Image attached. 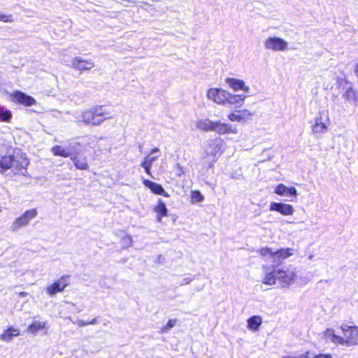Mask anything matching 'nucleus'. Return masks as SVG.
Returning a JSON list of instances; mask_svg holds the SVG:
<instances>
[{
  "label": "nucleus",
  "instance_id": "nucleus-10",
  "mask_svg": "<svg viewBox=\"0 0 358 358\" xmlns=\"http://www.w3.org/2000/svg\"><path fill=\"white\" fill-rule=\"evenodd\" d=\"M71 66L78 71H87L94 67V62L91 60H85L80 57H76L71 61Z\"/></svg>",
  "mask_w": 358,
  "mask_h": 358
},
{
  "label": "nucleus",
  "instance_id": "nucleus-8",
  "mask_svg": "<svg viewBox=\"0 0 358 358\" xmlns=\"http://www.w3.org/2000/svg\"><path fill=\"white\" fill-rule=\"evenodd\" d=\"M78 145V143H69L65 148H62L59 145H55L52 148L51 151L55 156L71 157L73 155L77 152L76 148Z\"/></svg>",
  "mask_w": 358,
  "mask_h": 358
},
{
  "label": "nucleus",
  "instance_id": "nucleus-28",
  "mask_svg": "<svg viewBox=\"0 0 358 358\" xmlns=\"http://www.w3.org/2000/svg\"><path fill=\"white\" fill-rule=\"evenodd\" d=\"M262 324V317L260 316L255 315L250 317L248 320V327L253 331L258 330Z\"/></svg>",
  "mask_w": 358,
  "mask_h": 358
},
{
  "label": "nucleus",
  "instance_id": "nucleus-39",
  "mask_svg": "<svg viewBox=\"0 0 358 358\" xmlns=\"http://www.w3.org/2000/svg\"><path fill=\"white\" fill-rule=\"evenodd\" d=\"M313 358H332V357L331 355H328V354H320V355H315Z\"/></svg>",
  "mask_w": 358,
  "mask_h": 358
},
{
  "label": "nucleus",
  "instance_id": "nucleus-11",
  "mask_svg": "<svg viewBox=\"0 0 358 358\" xmlns=\"http://www.w3.org/2000/svg\"><path fill=\"white\" fill-rule=\"evenodd\" d=\"M269 210L271 211H277L282 215H292L294 210L292 206L283 203L271 202Z\"/></svg>",
  "mask_w": 358,
  "mask_h": 358
},
{
  "label": "nucleus",
  "instance_id": "nucleus-12",
  "mask_svg": "<svg viewBox=\"0 0 358 358\" xmlns=\"http://www.w3.org/2000/svg\"><path fill=\"white\" fill-rule=\"evenodd\" d=\"M13 101L26 106H31L36 103V100L32 96L20 91L13 94Z\"/></svg>",
  "mask_w": 358,
  "mask_h": 358
},
{
  "label": "nucleus",
  "instance_id": "nucleus-42",
  "mask_svg": "<svg viewBox=\"0 0 358 358\" xmlns=\"http://www.w3.org/2000/svg\"><path fill=\"white\" fill-rule=\"evenodd\" d=\"M89 324H96L99 323V321H98V319L97 318H94L92 319V320H90V322H88Z\"/></svg>",
  "mask_w": 358,
  "mask_h": 358
},
{
  "label": "nucleus",
  "instance_id": "nucleus-46",
  "mask_svg": "<svg viewBox=\"0 0 358 358\" xmlns=\"http://www.w3.org/2000/svg\"><path fill=\"white\" fill-rule=\"evenodd\" d=\"M21 294H22V296H24V295H25V293H24V292H22V293H21Z\"/></svg>",
  "mask_w": 358,
  "mask_h": 358
},
{
  "label": "nucleus",
  "instance_id": "nucleus-4",
  "mask_svg": "<svg viewBox=\"0 0 358 358\" xmlns=\"http://www.w3.org/2000/svg\"><path fill=\"white\" fill-rule=\"evenodd\" d=\"M38 215V211L36 208L26 210L21 216L15 219L10 226L12 231H16L19 229L27 226L29 222L35 218Z\"/></svg>",
  "mask_w": 358,
  "mask_h": 358
},
{
  "label": "nucleus",
  "instance_id": "nucleus-27",
  "mask_svg": "<svg viewBox=\"0 0 358 358\" xmlns=\"http://www.w3.org/2000/svg\"><path fill=\"white\" fill-rule=\"evenodd\" d=\"M216 161L215 154H209L207 151L205 152V155L203 156L202 165L204 168L210 169L213 166V164Z\"/></svg>",
  "mask_w": 358,
  "mask_h": 358
},
{
  "label": "nucleus",
  "instance_id": "nucleus-36",
  "mask_svg": "<svg viewBox=\"0 0 358 358\" xmlns=\"http://www.w3.org/2000/svg\"><path fill=\"white\" fill-rule=\"evenodd\" d=\"M282 358H309V352L301 354L299 355H287L284 356Z\"/></svg>",
  "mask_w": 358,
  "mask_h": 358
},
{
  "label": "nucleus",
  "instance_id": "nucleus-45",
  "mask_svg": "<svg viewBox=\"0 0 358 358\" xmlns=\"http://www.w3.org/2000/svg\"><path fill=\"white\" fill-rule=\"evenodd\" d=\"M217 150H220V148H217V145H215V148H214L213 154L215 155V153L217 152Z\"/></svg>",
  "mask_w": 358,
  "mask_h": 358
},
{
  "label": "nucleus",
  "instance_id": "nucleus-21",
  "mask_svg": "<svg viewBox=\"0 0 358 358\" xmlns=\"http://www.w3.org/2000/svg\"><path fill=\"white\" fill-rule=\"evenodd\" d=\"M291 251V248H282L278 250H273V262L277 263L290 257L292 255Z\"/></svg>",
  "mask_w": 358,
  "mask_h": 358
},
{
  "label": "nucleus",
  "instance_id": "nucleus-16",
  "mask_svg": "<svg viewBox=\"0 0 358 358\" xmlns=\"http://www.w3.org/2000/svg\"><path fill=\"white\" fill-rule=\"evenodd\" d=\"M143 185L149 188L154 194L163 195L164 196L169 197V194L164 190L163 187L155 182L145 179L143 181Z\"/></svg>",
  "mask_w": 358,
  "mask_h": 358
},
{
  "label": "nucleus",
  "instance_id": "nucleus-25",
  "mask_svg": "<svg viewBox=\"0 0 358 358\" xmlns=\"http://www.w3.org/2000/svg\"><path fill=\"white\" fill-rule=\"evenodd\" d=\"M327 126L322 122V117L321 116L317 117L315 119V123L313 126V132L314 134H324L327 131Z\"/></svg>",
  "mask_w": 358,
  "mask_h": 358
},
{
  "label": "nucleus",
  "instance_id": "nucleus-3",
  "mask_svg": "<svg viewBox=\"0 0 358 358\" xmlns=\"http://www.w3.org/2000/svg\"><path fill=\"white\" fill-rule=\"evenodd\" d=\"M78 123L97 126L105 120L112 119L113 115L105 106H96L89 110L76 112L74 115Z\"/></svg>",
  "mask_w": 358,
  "mask_h": 358
},
{
  "label": "nucleus",
  "instance_id": "nucleus-38",
  "mask_svg": "<svg viewBox=\"0 0 358 358\" xmlns=\"http://www.w3.org/2000/svg\"><path fill=\"white\" fill-rule=\"evenodd\" d=\"M141 166H142V167H143V168H144L145 171L146 172V173H147L148 175H149V176H151V171H150V170H151V167H152V166H150V165H148V164H144V163H143V162L141 163Z\"/></svg>",
  "mask_w": 358,
  "mask_h": 358
},
{
  "label": "nucleus",
  "instance_id": "nucleus-35",
  "mask_svg": "<svg viewBox=\"0 0 358 358\" xmlns=\"http://www.w3.org/2000/svg\"><path fill=\"white\" fill-rule=\"evenodd\" d=\"M0 21H3L4 22H13V18L12 15H6L0 13Z\"/></svg>",
  "mask_w": 358,
  "mask_h": 358
},
{
  "label": "nucleus",
  "instance_id": "nucleus-31",
  "mask_svg": "<svg viewBox=\"0 0 358 358\" xmlns=\"http://www.w3.org/2000/svg\"><path fill=\"white\" fill-rule=\"evenodd\" d=\"M191 197L194 202H201L204 199L203 196L199 191H193L191 194Z\"/></svg>",
  "mask_w": 358,
  "mask_h": 358
},
{
  "label": "nucleus",
  "instance_id": "nucleus-47",
  "mask_svg": "<svg viewBox=\"0 0 358 358\" xmlns=\"http://www.w3.org/2000/svg\"><path fill=\"white\" fill-rule=\"evenodd\" d=\"M1 209H2V208H1V206H0V212L1 211Z\"/></svg>",
  "mask_w": 358,
  "mask_h": 358
},
{
  "label": "nucleus",
  "instance_id": "nucleus-30",
  "mask_svg": "<svg viewBox=\"0 0 358 358\" xmlns=\"http://www.w3.org/2000/svg\"><path fill=\"white\" fill-rule=\"evenodd\" d=\"M44 324L41 322H34L29 327V330L32 333H36L38 330L43 329Z\"/></svg>",
  "mask_w": 358,
  "mask_h": 358
},
{
  "label": "nucleus",
  "instance_id": "nucleus-22",
  "mask_svg": "<svg viewBox=\"0 0 358 358\" xmlns=\"http://www.w3.org/2000/svg\"><path fill=\"white\" fill-rule=\"evenodd\" d=\"M343 97L349 102L358 104V91L352 87H349L346 89Z\"/></svg>",
  "mask_w": 358,
  "mask_h": 358
},
{
  "label": "nucleus",
  "instance_id": "nucleus-37",
  "mask_svg": "<svg viewBox=\"0 0 358 358\" xmlns=\"http://www.w3.org/2000/svg\"><path fill=\"white\" fill-rule=\"evenodd\" d=\"M122 242L126 247H129L131 245L132 239L130 236H126L122 238Z\"/></svg>",
  "mask_w": 358,
  "mask_h": 358
},
{
  "label": "nucleus",
  "instance_id": "nucleus-32",
  "mask_svg": "<svg viewBox=\"0 0 358 358\" xmlns=\"http://www.w3.org/2000/svg\"><path fill=\"white\" fill-rule=\"evenodd\" d=\"M176 322L177 320L176 319L169 320L166 326L162 329V331L166 332L172 329L176 325Z\"/></svg>",
  "mask_w": 358,
  "mask_h": 358
},
{
  "label": "nucleus",
  "instance_id": "nucleus-24",
  "mask_svg": "<svg viewBox=\"0 0 358 358\" xmlns=\"http://www.w3.org/2000/svg\"><path fill=\"white\" fill-rule=\"evenodd\" d=\"M19 335V329H15L13 327H9L0 336V338L3 341L9 342L13 339V337L17 336Z\"/></svg>",
  "mask_w": 358,
  "mask_h": 358
},
{
  "label": "nucleus",
  "instance_id": "nucleus-9",
  "mask_svg": "<svg viewBox=\"0 0 358 358\" xmlns=\"http://www.w3.org/2000/svg\"><path fill=\"white\" fill-rule=\"evenodd\" d=\"M69 275H63L59 280L47 287V292L52 296L62 292L69 284Z\"/></svg>",
  "mask_w": 358,
  "mask_h": 358
},
{
  "label": "nucleus",
  "instance_id": "nucleus-5",
  "mask_svg": "<svg viewBox=\"0 0 358 358\" xmlns=\"http://www.w3.org/2000/svg\"><path fill=\"white\" fill-rule=\"evenodd\" d=\"M341 329L344 336L343 345L350 347L358 343V329L356 326L343 325Z\"/></svg>",
  "mask_w": 358,
  "mask_h": 358
},
{
  "label": "nucleus",
  "instance_id": "nucleus-29",
  "mask_svg": "<svg viewBox=\"0 0 358 358\" xmlns=\"http://www.w3.org/2000/svg\"><path fill=\"white\" fill-rule=\"evenodd\" d=\"M11 117V112L5 107L0 106V120L2 122H9Z\"/></svg>",
  "mask_w": 358,
  "mask_h": 358
},
{
  "label": "nucleus",
  "instance_id": "nucleus-2",
  "mask_svg": "<svg viewBox=\"0 0 358 358\" xmlns=\"http://www.w3.org/2000/svg\"><path fill=\"white\" fill-rule=\"evenodd\" d=\"M264 271L262 282L268 285H277L280 287H286L294 281V272L284 267L265 266Z\"/></svg>",
  "mask_w": 358,
  "mask_h": 358
},
{
  "label": "nucleus",
  "instance_id": "nucleus-14",
  "mask_svg": "<svg viewBox=\"0 0 358 358\" xmlns=\"http://www.w3.org/2000/svg\"><path fill=\"white\" fill-rule=\"evenodd\" d=\"M253 113H251L249 110L243 109V110H238L233 113H231L228 115V118L229 120L234 122H241L249 120Z\"/></svg>",
  "mask_w": 358,
  "mask_h": 358
},
{
  "label": "nucleus",
  "instance_id": "nucleus-33",
  "mask_svg": "<svg viewBox=\"0 0 358 358\" xmlns=\"http://www.w3.org/2000/svg\"><path fill=\"white\" fill-rule=\"evenodd\" d=\"M158 158V156H151V155H148L144 159L143 163L148 164L150 166H152L154 162H155Z\"/></svg>",
  "mask_w": 358,
  "mask_h": 358
},
{
  "label": "nucleus",
  "instance_id": "nucleus-44",
  "mask_svg": "<svg viewBox=\"0 0 358 358\" xmlns=\"http://www.w3.org/2000/svg\"><path fill=\"white\" fill-rule=\"evenodd\" d=\"M176 166H177L178 169V170L180 171V173H178V175H180V173H184V172H183V171H182V166L180 165V164H176Z\"/></svg>",
  "mask_w": 358,
  "mask_h": 358
},
{
  "label": "nucleus",
  "instance_id": "nucleus-15",
  "mask_svg": "<svg viewBox=\"0 0 358 358\" xmlns=\"http://www.w3.org/2000/svg\"><path fill=\"white\" fill-rule=\"evenodd\" d=\"M226 83L234 91L243 90L246 93L250 92V88L245 85L243 80L234 78H227L225 80Z\"/></svg>",
  "mask_w": 358,
  "mask_h": 358
},
{
  "label": "nucleus",
  "instance_id": "nucleus-43",
  "mask_svg": "<svg viewBox=\"0 0 358 358\" xmlns=\"http://www.w3.org/2000/svg\"><path fill=\"white\" fill-rule=\"evenodd\" d=\"M159 152V149L158 148H152L150 151V153L149 155H153L156 152Z\"/></svg>",
  "mask_w": 358,
  "mask_h": 358
},
{
  "label": "nucleus",
  "instance_id": "nucleus-23",
  "mask_svg": "<svg viewBox=\"0 0 358 358\" xmlns=\"http://www.w3.org/2000/svg\"><path fill=\"white\" fill-rule=\"evenodd\" d=\"M155 212L157 213V221L160 222L162 217L167 216L168 210L165 203L162 199L158 200V204L154 208Z\"/></svg>",
  "mask_w": 358,
  "mask_h": 358
},
{
  "label": "nucleus",
  "instance_id": "nucleus-19",
  "mask_svg": "<svg viewBox=\"0 0 358 358\" xmlns=\"http://www.w3.org/2000/svg\"><path fill=\"white\" fill-rule=\"evenodd\" d=\"M245 95L242 94H231L228 92V96H226V103L234 106L235 107H240L243 105L245 99Z\"/></svg>",
  "mask_w": 358,
  "mask_h": 358
},
{
  "label": "nucleus",
  "instance_id": "nucleus-20",
  "mask_svg": "<svg viewBox=\"0 0 358 358\" xmlns=\"http://www.w3.org/2000/svg\"><path fill=\"white\" fill-rule=\"evenodd\" d=\"M215 122L209 119H199L196 122V127L198 129L204 131H213Z\"/></svg>",
  "mask_w": 358,
  "mask_h": 358
},
{
  "label": "nucleus",
  "instance_id": "nucleus-13",
  "mask_svg": "<svg viewBox=\"0 0 358 358\" xmlns=\"http://www.w3.org/2000/svg\"><path fill=\"white\" fill-rule=\"evenodd\" d=\"M213 131L220 135H224L227 134H237L238 129L232 124L222 123L220 121H217L215 122Z\"/></svg>",
  "mask_w": 358,
  "mask_h": 358
},
{
  "label": "nucleus",
  "instance_id": "nucleus-26",
  "mask_svg": "<svg viewBox=\"0 0 358 358\" xmlns=\"http://www.w3.org/2000/svg\"><path fill=\"white\" fill-rule=\"evenodd\" d=\"M76 169L80 170H87L89 168L86 157H79L73 155L71 157Z\"/></svg>",
  "mask_w": 358,
  "mask_h": 358
},
{
  "label": "nucleus",
  "instance_id": "nucleus-7",
  "mask_svg": "<svg viewBox=\"0 0 358 358\" xmlns=\"http://www.w3.org/2000/svg\"><path fill=\"white\" fill-rule=\"evenodd\" d=\"M264 47L273 51H285L287 48V43L282 38L270 36L265 40Z\"/></svg>",
  "mask_w": 358,
  "mask_h": 358
},
{
  "label": "nucleus",
  "instance_id": "nucleus-41",
  "mask_svg": "<svg viewBox=\"0 0 358 358\" xmlns=\"http://www.w3.org/2000/svg\"><path fill=\"white\" fill-rule=\"evenodd\" d=\"M192 281V279L190 278H185L182 280V282H181V285H188Z\"/></svg>",
  "mask_w": 358,
  "mask_h": 358
},
{
  "label": "nucleus",
  "instance_id": "nucleus-40",
  "mask_svg": "<svg viewBox=\"0 0 358 358\" xmlns=\"http://www.w3.org/2000/svg\"><path fill=\"white\" fill-rule=\"evenodd\" d=\"M76 323H77V324H78L79 327H85V326L89 325L88 322H86V321H84V320H78L76 322Z\"/></svg>",
  "mask_w": 358,
  "mask_h": 358
},
{
  "label": "nucleus",
  "instance_id": "nucleus-34",
  "mask_svg": "<svg viewBox=\"0 0 358 358\" xmlns=\"http://www.w3.org/2000/svg\"><path fill=\"white\" fill-rule=\"evenodd\" d=\"M259 253L262 256L269 255L273 258V250L270 248H264L259 250Z\"/></svg>",
  "mask_w": 358,
  "mask_h": 358
},
{
  "label": "nucleus",
  "instance_id": "nucleus-1",
  "mask_svg": "<svg viewBox=\"0 0 358 358\" xmlns=\"http://www.w3.org/2000/svg\"><path fill=\"white\" fill-rule=\"evenodd\" d=\"M29 164V159L20 149L15 148L12 153L2 156L0 159V169L1 172L11 169L15 174L26 176L27 168Z\"/></svg>",
  "mask_w": 358,
  "mask_h": 358
},
{
  "label": "nucleus",
  "instance_id": "nucleus-18",
  "mask_svg": "<svg viewBox=\"0 0 358 358\" xmlns=\"http://www.w3.org/2000/svg\"><path fill=\"white\" fill-rule=\"evenodd\" d=\"M323 337L327 342H331L336 345H342L343 337L335 334L332 329H327L323 333Z\"/></svg>",
  "mask_w": 358,
  "mask_h": 358
},
{
  "label": "nucleus",
  "instance_id": "nucleus-6",
  "mask_svg": "<svg viewBox=\"0 0 358 358\" xmlns=\"http://www.w3.org/2000/svg\"><path fill=\"white\" fill-rule=\"evenodd\" d=\"M227 96H228V92L222 88H210L206 93L208 99L219 105L226 104Z\"/></svg>",
  "mask_w": 358,
  "mask_h": 358
},
{
  "label": "nucleus",
  "instance_id": "nucleus-17",
  "mask_svg": "<svg viewBox=\"0 0 358 358\" xmlns=\"http://www.w3.org/2000/svg\"><path fill=\"white\" fill-rule=\"evenodd\" d=\"M275 193L283 196L296 197L297 195V191L294 187H287L283 184H279L277 185L275 188Z\"/></svg>",
  "mask_w": 358,
  "mask_h": 358
}]
</instances>
